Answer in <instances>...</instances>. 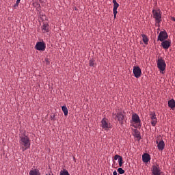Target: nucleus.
Masks as SVG:
<instances>
[{
	"instance_id": "obj_1",
	"label": "nucleus",
	"mask_w": 175,
	"mask_h": 175,
	"mask_svg": "<svg viewBox=\"0 0 175 175\" xmlns=\"http://www.w3.org/2000/svg\"><path fill=\"white\" fill-rule=\"evenodd\" d=\"M19 143L22 146V150L23 152L29 149L31 146V140L29 137L25 135H20Z\"/></svg>"
},
{
	"instance_id": "obj_2",
	"label": "nucleus",
	"mask_w": 175,
	"mask_h": 175,
	"mask_svg": "<svg viewBox=\"0 0 175 175\" xmlns=\"http://www.w3.org/2000/svg\"><path fill=\"white\" fill-rule=\"evenodd\" d=\"M153 18L155 19V22L157 24H160L162 21V14L160 10H152V11Z\"/></svg>"
},
{
	"instance_id": "obj_3",
	"label": "nucleus",
	"mask_w": 175,
	"mask_h": 175,
	"mask_svg": "<svg viewBox=\"0 0 175 175\" xmlns=\"http://www.w3.org/2000/svg\"><path fill=\"white\" fill-rule=\"evenodd\" d=\"M114 116L116 117V120L119 122V124L123 125L126 116L124 112H123V111H120V112H117Z\"/></svg>"
},
{
	"instance_id": "obj_4",
	"label": "nucleus",
	"mask_w": 175,
	"mask_h": 175,
	"mask_svg": "<svg viewBox=\"0 0 175 175\" xmlns=\"http://www.w3.org/2000/svg\"><path fill=\"white\" fill-rule=\"evenodd\" d=\"M157 65L158 69L160 71L163 72V71L165 70L166 63H165V61L163 59H162V58L158 59L157 60Z\"/></svg>"
},
{
	"instance_id": "obj_5",
	"label": "nucleus",
	"mask_w": 175,
	"mask_h": 175,
	"mask_svg": "<svg viewBox=\"0 0 175 175\" xmlns=\"http://www.w3.org/2000/svg\"><path fill=\"white\" fill-rule=\"evenodd\" d=\"M168 34L166 31H161L157 37V41L163 42L168 39Z\"/></svg>"
},
{
	"instance_id": "obj_6",
	"label": "nucleus",
	"mask_w": 175,
	"mask_h": 175,
	"mask_svg": "<svg viewBox=\"0 0 175 175\" xmlns=\"http://www.w3.org/2000/svg\"><path fill=\"white\" fill-rule=\"evenodd\" d=\"M35 49L37 51H44L46 49V43L44 41L37 42Z\"/></svg>"
},
{
	"instance_id": "obj_7",
	"label": "nucleus",
	"mask_w": 175,
	"mask_h": 175,
	"mask_svg": "<svg viewBox=\"0 0 175 175\" xmlns=\"http://www.w3.org/2000/svg\"><path fill=\"white\" fill-rule=\"evenodd\" d=\"M152 175H161L162 172L160 170V167L159 165H153L151 169Z\"/></svg>"
},
{
	"instance_id": "obj_8",
	"label": "nucleus",
	"mask_w": 175,
	"mask_h": 175,
	"mask_svg": "<svg viewBox=\"0 0 175 175\" xmlns=\"http://www.w3.org/2000/svg\"><path fill=\"white\" fill-rule=\"evenodd\" d=\"M133 73L134 77L137 79L141 77L142 72L139 66H133Z\"/></svg>"
},
{
	"instance_id": "obj_9",
	"label": "nucleus",
	"mask_w": 175,
	"mask_h": 175,
	"mask_svg": "<svg viewBox=\"0 0 175 175\" xmlns=\"http://www.w3.org/2000/svg\"><path fill=\"white\" fill-rule=\"evenodd\" d=\"M131 120L137 125V127L141 126V120L137 113L132 115Z\"/></svg>"
},
{
	"instance_id": "obj_10",
	"label": "nucleus",
	"mask_w": 175,
	"mask_h": 175,
	"mask_svg": "<svg viewBox=\"0 0 175 175\" xmlns=\"http://www.w3.org/2000/svg\"><path fill=\"white\" fill-rule=\"evenodd\" d=\"M171 44H172V41L167 40L161 41V44L162 48L165 50L169 49V48L171 46Z\"/></svg>"
},
{
	"instance_id": "obj_11",
	"label": "nucleus",
	"mask_w": 175,
	"mask_h": 175,
	"mask_svg": "<svg viewBox=\"0 0 175 175\" xmlns=\"http://www.w3.org/2000/svg\"><path fill=\"white\" fill-rule=\"evenodd\" d=\"M101 128L106 130L107 129H109L111 128V124H109L108 122V120L105 119V118H103L102 120H101V125H100Z\"/></svg>"
},
{
	"instance_id": "obj_12",
	"label": "nucleus",
	"mask_w": 175,
	"mask_h": 175,
	"mask_svg": "<svg viewBox=\"0 0 175 175\" xmlns=\"http://www.w3.org/2000/svg\"><path fill=\"white\" fill-rule=\"evenodd\" d=\"M156 144L157 145V148L159 150L163 151L165 149V144L163 140H161L159 142L157 141Z\"/></svg>"
},
{
	"instance_id": "obj_13",
	"label": "nucleus",
	"mask_w": 175,
	"mask_h": 175,
	"mask_svg": "<svg viewBox=\"0 0 175 175\" xmlns=\"http://www.w3.org/2000/svg\"><path fill=\"white\" fill-rule=\"evenodd\" d=\"M113 159H114L115 161L118 160L119 167H122L123 159L121 156H120L118 154H116V155L114 156Z\"/></svg>"
},
{
	"instance_id": "obj_14",
	"label": "nucleus",
	"mask_w": 175,
	"mask_h": 175,
	"mask_svg": "<svg viewBox=\"0 0 175 175\" xmlns=\"http://www.w3.org/2000/svg\"><path fill=\"white\" fill-rule=\"evenodd\" d=\"M49 25L48 23H44V24H42V26H41V31H42V33H49Z\"/></svg>"
},
{
	"instance_id": "obj_15",
	"label": "nucleus",
	"mask_w": 175,
	"mask_h": 175,
	"mask_svg": "<svg viewBox=\"0 0 175 175\" xmlns=\"http://www.w3.org/2000/svg\"><path fill=\"white\" fill-rule=\"evenodd\" d=\"M120 5L119 3H115L113 4V18L114 19L116 18V15L118 14V8H119Z\"/></svg>"
},
{
	"instance_id": "obj_16",
	"label": "nucleus",
	"mask_w": 175,
	"mask_h": 175,
	"mask_svg": "<svg viewBox=\"0 0 175 175\" xmlns=\"http://www.w3.org/2000/svg\"><path fill=\"white\" fill-rule=\"evenodd\" d=\"M167 105L171 109H174L175 108V100L174 98L169 100Z\"/></svg>"
},
{
	"instance_id": "obj_17",
	"label": "nucleus",
	"mask_w": 175,
	"mask_h": 175,
	"mask_svg": "<svg viewBox=\"0 0 175 175\" xmlns=\"http://www.w3.org/2000/svg\"><path fill=\"white\" fill-rule=\"evenodd\" d=\"M151 159L150 156L148 154H144L142 155V161L144 163H148Z\"/></svg>"
},
{
	"instance_id": "obj_18",
	"label": "nucleus",
	"mask_w": 175,
	"mask_h": 175,
	"mask_svg": "<svg viewBox=\"0 0 175 175\" xmlns=\"http://www.w3.org/2000/svg\"><path fill=\"white\" fill-rule=\"evenodd\" d=\"M142 41L145 44H148V38L147 36L144 33L142 34Z\"/></svg>"
},
{
	"instance_id": "obj_19",
	"label": "nucleus",
	"mask_w": 175,
	"mask_h": 175,
	"mask_svg": "<svg viewBox=\"0 0 175 175\" xmlns=\"http://www.w3.org/2000/svg\"><path fill=\"white\" fill-rule=\"evenodd\" d=\"M29 175H41L38 169H34L29 172Z\"/></svg>"
},
{
	"instance_id": "obj_20",
	"label": "nucleus",
	"mask_w": 175,
	"mask_h": 175,
	"mask_svg": "<svg viewBox=\"0 0 175 175\" xmlns=\"http://www.w3.org/2000/svg\"><path fill=\"white\" fill-rule=\"evenodd\" d=\"M62 110L63 111V113H64V116H68V109L66 107V105H63V107H62Z\"/></svg>"
},
{
	"instance_id": "obj_21",
	"label": "nucleus",
	"mask_w": 175,
	"mask_h": 175,
	"mask_svg": "<svg viewBox=\"0 0 175 175\" xmlns=\"http://www.w3.org/2000/svg\"><path fill=\"white\" fill-rule=\"evenodd\" d=\"M133 136H134L135 138L141 139L140 133H139L137 130H134Z\"/></svg>"
},
{
	"instance_id": "obj_22",
	"label": "nucleus",
	"mask_w": 175,
	"mask_h": 175,
	"mask_svg": "<svg viewBox=\"0 0 175 175\" xmlns=\"http://www.w3.org/2000/svg\"><path fill=\"white\" fill-rule=\"evenodd\" d=\"M157 119H153V120H151L150 121V124L152 126H155L157 124Z\"/></svg>"
},
{
	"instance_id": "obj_23",
	"label": "nucleus",
	"mask_w": 175,
	"mask_h": 175,
	"mask_svg": "<svg viewBox=\"0 0 175 175\" xmlns=\"http://www.w3.org/2000/svg\"><path fill=\"white\" fill-rule=\"evenodd\" d=\"M89 66L90 67H95V62L94 59L89 60Z\"/></svg>"
},
{
	"instance_id": "obj_24",
	"label": "nucleus",
	"mask_w": 175,
	"mask_h": 175,
	"mask_svg": "<svg viewBox=\"0 0 175 175\" xmlns=\"http://www.w3.org/2000/svg\"><path fill=\"white\" fill-rule=\"evenodd\" d=\"M60 175H70V174L66 170H63V171H60Z\"/></svg>"
},
{
	"instance_id": "obj_25",
	"label": "nucleus",
	"mask_w": 175,
	"mask_h": 175,
	"mask_svg": "<svg viewBox=\"0 0 175 175\" xmlns=\"http://www.w3.org/2000/svg\"><path fill=\"white\" fill-rule=\"evenodd\" d=\"M150 118L151 120L157 119V115H156V113L154 112H152L151 113Z\"/></svg>"
},
{
	"instance_id": "obj_26",
	"label": "nucleus",
	"mask_w": 175,
	"mask_h": 175,
	"mask_svg": "<svg viewBox=\"0 0 175 175\" xmlns=\"http://www.w3.org/2000/svg\"><path fill=\"white\" fill-rule=\"evenodd\" d=\"M117 171L120 174H124L125 173V171L122 168H118Z\"/></svg>"
},
{
	"instance_id": "obj_27",
	"label": "nucleus",
	"mask_w": 175,
	"mask_h": 175,
	"mask_svg": "<svg viewBox=\"0 0 175 175\" xmlns=\"http://www.w3.org/2000/svg\"><path fill=\"white\" fill-rule=\"evenodd\" d=\"M19 3H20V1L17 0L16 4L14 5V7L15 8L18 7Z\"/></svg>"
},
{
	"instance_id": "obj_28",
	"label": "nucleus",
	"mask_w": 175,
	"mask_h": 175,
	"mask_svg": "<svg viewBox=\"0 0 175 175\" xmlns=\"http://www.w3.org/2000/svg\"><path fill=\"white\" fill-rule=\"evenodd\" d=\"M112 3H113V5L118 3L116 0H112Z\"/></svg>"
},
{
	"instance_id": "obj_29",
	"label": "nucleus",
	"mask_w": 175,
	"mask_h": 175,
	"mask_svg": "<svg viewBox=\"0 0 175 175\" xmlns=\"http://www.w3.org/2000/svg\"><path fill=\"white\" fill-rule=\"evenodd\" d=\"M171 20H172V21L175 22V17H174V16H172V17L171 18Z\"/></svg>"
},
{
	"instance_id": "obj_30",
	"label": "nucleus",
	"mask_w": 175,
	"mask_h": 175,
	"mask_svg": "<svg viewBox=\"0 0 175 175\" xmlns=\"http://www.w3.org/2000/svg\"><path fill=\"white\" fill-rule=\"evenodd\" d=\"M113 175H118V172H117L116 171H114V172H113Z\"/></svg>"
},
{
	"instance_id": "obj_31",
	"label": "nucleus",
	"mask_w": 175,
	"mask_h": 175,
	"mask_svg": "<svg viewBox=\"0 0 175 175\" xmlns=\"http://www.w3.org/2000/svg\"><path fill=\"white\" fill-rule=\"evenodd\" d=\"M17 1H20V2H21V0H17Z\"/></svg>"
},
{
	"instance_id": "obj_32",
	"label": "nucleus",
	"mask_w": 175,
	"mask_h": 175,
	"mask_svg": "<svg viewBox=\"0 0 175 175\" xmlns=\"http://www.w3.org/2000/svg\"><path fill=\"white\" fill-rule=\"evenodd\" d=\"M74 160H76V159L74 157Z\"/></svg>"
},
{
	"instance_id": "obj_33",
	"label": "nucleus",
	"mask_w": 175,
	"mask_h": 175,
	"mask_svg": "<svg viewBox=\"0 0 175 175\" xmlns=\"http://www.w3.org/2000/svg\"><path fill=\"white\" fill-rule=\"evenodd\" d=\"M174 83H175V81H174Z\"/></svg>"
}]
</instances>
